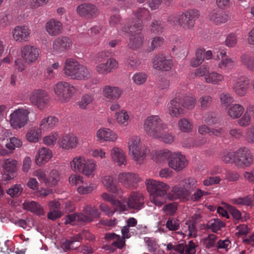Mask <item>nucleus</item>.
I'll list each match as a JSON object with an SVG mask.
<instances>
[{
  "label": "nucleus",
  "instance_id": "f257e3e1",
  "mask_svg": "<svg viewBox=\"0 0 254 254\" xmlns=\"http://www.w3.org/2000/svg\"><path fill=\"white\" fill-rule=\"evenodd\" d=\"M149 12L145 9H140L138 11L135 13V17L137 20H134L131 22V25L127 27H124L123 31L126 33H137V35L134 36L129 39L128 46L129 48L134 50L140 49L143 46L144 43V36L139 34L142 28V25L140 18L142 17L145 15H148Z\"/></svg>",
  "mask_w": 254,
  "mask_h": 254
},
{
  "label": "nucleus",
  "instance_id": "f03ea898",
  "mask_svg": "<svg viewBox=\"0 0 254 254\" xmlns=\"http://www.w3.org/2000/svg\"><path fill=\"white\" fill-rule=\"evenodd\" d=\"M63 72L70 79L87 80L91 78V72L85 66L80 64L76 60L69 58L64 63Z\"/></svg>",
  "mask_w": 254,
  "mask_h": 254
},
{
  "label": "nucleus",
  "instance_id": "7ed1b4c3",
  "mask_svg": "<svg viewBox=\"0 0 254 254\" xmlns=\"http://www.w3.org/2000/svg\"><path fill=\"white\" fill-rule=\"evenodd\" d=\"M200 17V11L195 8H191L183 12L177 17L171 16L168 21L173 23L177 21L178 25L185 30H192L195 24V21Z\"/></svg>",
  "mask_w": 254,
  "mask_h": 254
},
{
  "label": "nucleus",
  "instance_id": "20e7f679",
  "mask_svg": "<svg viewBox=\"0 0 254 254\" xmlns=\"http://www.w3.org/2000/svg\"><path fill=\"white\" fill-rule=\"evenodd\" d=\"M127 147L129 154L137 164H142L149 152V149L141 142L140 137L137 136H133L129 138Z\"/></svg>",
  "mask_w": 254,
  "mask_h": 254
},
{
  "label": "nucleus",
  "instance_id": "39448f33",
  "mask_svg": "<svg viewBox=\"0 0 254 254\" xmlns=\"http://www.w3.org/2000/svg\"><path fill=\"white\" fill-rule=\"evenodd\" d=\"M168 128V125L158 115H150L143 121V129L145 133L152 138L159 137L160 131Z\"/></svg>",
  "mask_w": 254,
  "mask_h": 254
},
{
  "label": "nucleus",
  "instance_id": "423d86ee",
  "mask_svg": "<svg viewBox=\"0 0 254 254\" xmlns=\"http://www.w3.org/2000/svg\"><path fill=\"white\" fill-rule=\"evenodd\" d=\"M31 110L30 108L26 107L13 110L9 116L10 126L15 129H19L25 127L29 122Z\"/></svg>",
  "mask_w": 254,
  "mask_h": 254
},
{
  "label": "nucleus",
  "instance_id": "0eeeda50",
  "mask_svg": "<svg viewBox=\"0 0 254 254\" xmlns=\"http://www.w3.org/2000/svg\"><path fill=\"white\" fill-rule=\"evenodd\" d=\"M53 91L62 103L68 102L76 92V89L68 82L60 81L54 85Z\"/></svg>",
  "mask_w": 254,
  "mask_h": 254
},
{
  "label": "nucleus",
  "instance_id": "6e6552de",
  "mask_svg": "<svg viewBox=\"0 0 254 254\" xmlns=\"http://www.w3.org/2000/svg\"><path fill=\"white\" fill-rule=\"evenodd\" d=\"M31 104L39 110H43L47 107L50 101V96L45 90L37 89L31 92L29 96Z\"/></svg>",
  "mask_w": 254,
  "mask_h": 254
},
{
  "label": "nucleus",
  "instance_id": "1a4fd4ad",
  "mask_svg": "<svg viewBox=\"0 0 254 254\" xmlns=\"http://www.w3.org/2000/svg\"><path fill=\"white\" fill-rule=\"evenodd\" d=\"M234 163L239 168L248 167L253 163V156L249 149L241 148L235 151Z\"/></svg>",
  "mask_w": 254,
  "mask_h": 254
},
{
  "label": "nucleus",
  "instance_id": "9d476101",
  "mask_svg": "<svg viewBox=\"0 0 254 254\" xmlns=\"http://www.w3.org/2000/svg\"><path fill=\"white\" fill-rule=\"evenodd\" d=\"M145 184L149 194L167 193L170 188L169 185L163 182L152 179H146Z\"/></svg>",
  "mask_w": 254,
  "mask_h": 254
},
{
  "label": "nucleus",
  "instance_id": "9b49d317",
  "mask_svg": "<svg viewBox=\"0 0 254 254\" xmlns=\"http://www.w3.org/2000/svg\"><path fill=\"white\" fill-rule=\"evenodd\" d=\"M250 84L249 79L245 76H234L232 84L233 92L239 97L245 96Z\"/></svg>",
  "mask_w": 254,
  "mask_h": 254
},
{
  "label": "nucleus",
  "instance_id": "f8f14e48",
  "mask_svg": "<svg viewBox=\"0 0 254 254\" xmlns=\"http://www.w3.org/2000/svg\"><path fill=\"white\" fill-rule=\"evenodd\" d=\"M118 180L126 188L131 189L141 181V178L137 174L123 172L118 174Z\"/></svg>",
  "mask_w": 254,
  "mask_h": 254
},
{
  "label": "nucleus",
  "instance_id": "ddd939ff",
  "mask_svg": "<svg viewBox=\"0 0 254 254\" xmlns=\"http://www.w3.org/2000/svg\"><path fill=\"white\" fill-rule=\"evenodd\" d=\"M129 209L139 210L143 208L144 205V197L142 192L139 191H133L126 199Z\"/></svg>",
  "mask_w": 254,
  "mask_h": 254
},
{
  "label": "nucleus",
  "instance_id": "4468645a",
  "mask_svg": "<svg viewBox=\"0 0 254 254\" xmlns=\"http://www.w3.org/2000/svg\"><path fill=\"white\" fill-rule=\"evenodd\" d=\"M12 39L16 42L22 43L29 41L31 30L27 25H18L14 27L11 31Z\"/></svg>",
  "mask_w": 254,
  "mask_h": 254
},
{
  "label": "nucleus",
  "instance_id": "2eb2a0df",
  "mask_svg": "<svg viewBox=\"0 0 254 254\" xmlns=\"http://www.w3.org/2000/svg\"><path fill=\"white\" fill-rule=\"evenodd\" d=\"M21 55L26 64H31L38 60L39 56V50L35 46L26 45L21 48Z\"/></svg>",
  "mask_w": 254,
  "mask_h": 254
},
{
  "label": "nucleus",
  "instance_id": "dca6fc26",
  "mask_svg": "<svg viewBox=\"0 0 254 254\" xmlns=\"http://www.w3.org/2000/svg\"><path fill=\"white\" fill-rule=\"evenodd\" d=\"M152 67L158 70L169 71L173 66L172 60L167 59L163 54L155 55L152 60Z\"/></svg>",
  "mask_w": 254,
  "mask_h": 254
},
{
  "label": "nucleus",
  "instance_id": "f3484780",
  "mask_svg": "<svg viewBox=\"0 0 254 254\" xmlns=\"http://www.w3.org/2000/svg\"><path fill=\"white\" fill-rule=\"evenodd\" d=\"M59 147L66 151L75 149L78 144L77 137L72 133L65 134L58 141Z\"/></svg>",
  "mask_w": 254,
  "mask_h": 254
},
{
  "label": "nucleus",
  "instance_id": "a211bd4d",
  "mask_svg": "<svg viewBox=\"0 0 254 254\" xmlns=\"http://www.w3.org/2000/svg\"><path fill=\"white\" fill-rule=\"evenodd\" d=\"M169 167L176 172L181 171L187 165L186 157L179 152H173L170 160L168 162Z\"/></svg>",
  "mask_w": 254,
  "mask_h": 254
},
{
  "label": "nucleus",
  "instance_id": "6ab92c4d",
  "mask_svg": "<svg viewBox=\"0 0 254 254\" xmlns=\"http://www.w3.org/2000/svg\"><path fill=\"white\" fill-rule=\"evenodd\" d=\"M96 141L99 143L106 142H115L118 139L117 134L109 128L101 127L96 132Z\"/></svg>",
  "mask_w": 254,
  "mask_h": 254
},
{
  "label": "nucleus",
  "instance_id": "aec40b11",
  "mask_svg": "<svg viewBox=\"0 0 254 254\" xmlns=\"http://www.w3.org/2000/svg\"><path fill=\"white\" fill-rule=\"evenodd\" d=\"M17 161L11 158L5 159L3 161L2 168L4 171L3 179L8 181L13 179L17 170Z\"/></svg>",
  "mask_w": 254,
  "mask_h": 254
},
{
  "label": "nucleus",
  "instance_id": "412c9836",
  "mask_svg": "<svg viewBox=\"0 0 254 254\" xmlns=\"http://www.w3.org/2000/svg\"><path fill=\"white\" fill-rule=\"evenodd\" d=\"M217 54L214 56L215 60H221L218 64V67L222 70H232L235 66L234 61L229 58L224 50L219 49L217 51Z\"/></svg>",
  "mask_w": 254,
  "mask_h": 254
},
{
  "label": "nucleus",
  "instance_id": "4be33fe9",
  "mask_svg": "<svg viewBox=\"0 0 254 254\" xmlns=\"http://www.w3.org/2000/svg\"><path fill=\"white\" fill-rule=\"evenodd\" d=\"M182 100L180 96L172 99L168 105V114L173 118H179L185 114V110L181 107Z\"/></svg>",
  "mask_w": 254,
  "mask_h": 254
},
{
  "label": "nucleus",
  "instance_id": "5701e85b",
  "mask_svg": "<svg viewBox=\"0 0 254 254\" xmlns=\"http://www.w3.org/2000/svg\"><path fill=\"white\" fill-rule=\"evenodd\" d=\"M118 62L110 58L105 63H98L95 67V71L99 74L105 75L118 68Z\"/></svg>",
  "mask_w": 254,
  "mask_h": 254
},
{
  "label": "nucleus",
  "instance_id": "b1692460",
  "mask_svg": "<svg viewBox=\"0 0 254 254\" xmlns=\"http://www.w3.org/2000/svg\"><path fill=\"white\" fill-rule=\"evenodd\" d=\"M72 45L71 40L63 36L56 39L53 42V52L60 54L69 50Z\"/></svg>",
  "mask_w": 254,
  "mask_h": 254
},
{
  "label": "nucleus",
  "instance_id": "393cba45",
  "mask_svg": "<svg viewBox=\"0 0 254 254\" xmlns=\"http://www.w3.org/2000/svg\"><path fill=\"white\" fill-rule=\"evenodd\" d=\"M123 93V90L118 86L106 85L102 88L103 96L106 99L117 101Z\"/></svg>",
  "mask_w": 254,
  "mask_h": 254
},
{
  "label": "nucleus",
  "instance_id": "a878e982",
  "mask_svg": "<svg viewBox=\"0 0 254 254\" xmlns=\"http://www.w3.org/2000/svg\"><path fill=\"white\" fill-rule=\"evenodd\" d=\"M209 20L216 25L226 23L230 19V16L226 12L214 9L209 12Z\"/></svg>",
  "mask_w": 254,
  "mask_h": 254
},
{
  "label": "nucleus",
  "instance_id": "bb28decb",
  "mask_svg": "<svg viewBox=\"0 0 254 254\" xmlns=\"http://www.w3.org/2000/svg\"><path fill=\"white\" fill-rule=\"evenodd\" d=\"M76 11L79 15L88 18L94 17L98 14L96 6L90 3H83L78 5Z\"/></svg>",
  "mask_w": 254,
  "mask_h": 254
},
{
  "label": "nucleus",
  "instance_id": "cd10ccee",
  "mask_svg": "<svg viewBox=\"0 0 254 254\" xmlns=\"http://www.w3.org/2000/svg\"><path fill=\"white\" fill-rule=\"evenodd\" d=\"M45 30L50 36H57L63 32V24L58 20L51 19L46 22Z\"/></svg>",
  "mask_w": 254,
  "mask_h": 254
},
{
  "label": "nucleus",
  "instance_id": "c85d7f7f",
  "mask_svg": "<svg viewBox=\"0 0 254 254\" xmlns=\"http://www.w3.org/2000/svg\"><path fill=\"white\" fill-rule=\"evenodd\" d=\"M53 156L51 150L47 147L39 149L35 157V162L38 166H41L47 163Z\"/></svg>",
  "mask_w": 254,
  "mask_h": 254
},
{
  "label": "nucleus",
  "instance_id": "c756f323",
  "mask_svg": "<svg viewBox=\"0 0 254 254\" xmlns=\"http://www.w3.org/2000/svg\"><path fill=\"white\" fill-rule=\"evenodd\" d=\"M110 157L113 161L118 166H125L127 164V159L124 150L118 147H114L110 151Z\"/></svg>",
  "mask_w": 254,
  "mask_h": 254
},
{
  "label": "nucleus",
  "instance_id": "7c9ffc66",
  "mask_svg": "<svg viewBox=\"0 0 254 254\" xmlns=\"http://www.w3.org/2000/svg\"><path fill=\"white\" fill-rule=\"evenodd\" d=\"M97 168L96 161L93 159L87 158L80 173L87 178H93L95 175Z\"/></svg>",
  "mask_w": 254,
  "mask_h": 254
},
{
  "label": "nucleus",
  "instance_id": "2f4dec72",
  "mask_svg": "<svg viewBox=\"0 0 254 254\" xmlns=\"http://www.w3.org/2000/svg\"><path fill=\"white\" fill-rule=\"evenodd\" d=\"M102 183L107 190L113 193H122L123 190L119 185L115 182L112 176H105L102 179Z\"/></svg>",
  "mask_w": 254,
  "mask_h": 254
},
{
  "label": "nucleus",
  "instance_id": "473e14b6",
  "mask_svg": "<svg viewBox=\"0 0 254 254\" xmlns=\"http://www.w3.org/2000/svg\"><path fill=\"white\" fill-rule=\"evenodd\" d=\"M114 118L119 126L124 127L127 126L130 122L131 115L129 112L123 108L115 113Z\"/></svg>",
  "mask_w": 254,
  "mask_h": 254
},
{
  "label": "nucleus",
  "instance_id": "72a5a7b5",
  "mask_svg": "<svg viewBox=\"0 0 254 254\" xmlns=\"http://www.w3.org/2000/svg\"><path fill=\"white\" fill-rule=\"evenodd\" d=\"M57 118L49 116L42 118L39 122V127L42 131H49L54 129L58 124Z\"/></svg>",
  "mask_w": 254,
  "mask_h": 254
},
{
  "label": "nucleus",
  "instance_id": "f704fd0d",
  "mask_svg": "<svg viewBox=\"0 0 254 254\" xmlns=\"http://www.w3.org/2000/svg\"><path fill=\"white\" fill-rule=\"evenodd\" d=\"M189 195L190 194L180 185V183L179 185L173 186L172 188L171 192L168 193V197L170 200L185 198Z\"/></svg>",
  "mask_w": 254,
  "mask_h": 254
},
{
  "label": "nucleus",
  "instance_id": "c9c22d12",
  "mask_svg": "<svg viewBox=\"0 0 254 254\" xmlns=\"http://www.w3.org/2000/svg\"><path fill=\"white\" fill-rule=\"evenodd\" d=\"M23 207L24 209L35 213L37 215L42 216L45 214L43 208L36 201H25L23 203Z\"/></svg>",
  "mask_w": 254,
  "mask_h": 254
},
{
  "label": "nucleus",
  "instance_id": "e433bc0d",
  "mask_svg": "<svg viewBox=\"0 0 254 254\" xmlns=\"http://www.w3.org/2000/svg\"><path fill=\"white\" fill-rule=\"evenodd\" d=\"M206 83L214 85H220L224 81V75L215 71H212L207 74L204 77Z\"/></svg>",
  "mask_w": 254,
  "mask_h": 254
},
{
  "label": "nucleus",
  "instance_id": "4c0bfd02",
  "mask_svg": "<svg viewBox=\"0 0 254 254\" xmlns=\"http://www.w3.org/2000/svg\"><path fill=\"white\" fill-rule=\"evenodd\" d=\"M173 152L168 149H164L157 151L153 156V159L159 164L165 163L167 161H169L171 158Z\"/></svg>",
  "mask_w": 254,
  "mask_h": 254
},
{
  "label": "nucleus",
  "instance_id": "58836bf2",
  "mask_svg": "<svg viewBox=\"0 0 254 254\" xmlns=\"http://www.w3.org/2000/svg\"><path fill=\"white\" fill-rule=\"evenodd\" d=\"M42 131L39 127H33L27 130L25 138L26 140L31 143H37L41 138Z\"/></svg>",
  "mask_w": 254,
  "mask_h": 254
},
{
  "label": "nucleus",
  "instance_id": "ea45409f",
  "mask_svg": "<svg viewBox=\"0 0 254 254\" xmlns=\"http://www.w3.org/2000/svg\"><path fill=\"white\" fill-rule=\"evenodd\" d=\"M244 111L243 106L239 104H234L227 107L226 113L227 115L232 119L240 118Z\"/></svg>",
  "mask_w": 254,
  "mask_h": 254
},
{
  "label": "nucleus",
  "instance_id": "a19ab883",
  "mask_svg": "<svg viewBox=\"0 0 254 254\" xmlns=\"http://www.w3.org/2000/svg\"><path fill=\"white\" fill-rule=\"evenodd\" d=\"M87 158L83 155H76L74 157L69 163L71 170L74 172L80 173Z\"/></svg>",
  "mask_w": 254,
  "mask_h": 254
},
{
  "label": "nucleus",
  "instance_id": "79ce46f5",
  "mask_svg": "<svg viewBox=\"0 0 254 254\" xmlns=\"http://www.w3.org/2000/svg\"><path fill=\"white\" fill-rule=\"evenodd\" d=\"M254 110V106L249 105L246 109V112L238 121V124L241 127H247L251 124L252 112Z\"/></svg>",
  "mask_w": 254,
  "mask_h": 254
},
{
  "label": "nucleus",
  "instance_id": "37998d69",
  "mask_svg": "<svg viewBox=\"0 0 254 254\" xmlns=\"http://www.w3.org/2000/svg\"><path fill=\"white\" fill-rule=\"evenodd\" d=\"M179 183L190 195L197 185L196 180L191 177L185 178L181 180Z\"/></svg>",
  "mask_w": 254,
  "mask_h": 254
},
{
  "label": "nucleus",
  "instance_id": "c03bdc74",
  "mask_svg": "<svg viewBox=\"0 0 254 254\" xmlns=\"http://www.w3.org/2000/svg\"><path fill=\"white\" fill-rule=\"evenodd\" d=\"M229 210L233 218L236 220L244 222L250 218L249 214L245 212L241 213L239 210L233 206H230Z\"/></svg>",
  "mask_w": 254,
  "mask_h": 254
},
{
  "label": "nucleus",
  "instance_id": "a18cd8bd",
  "mask_svg": "<svg viewBox=\"0 0 254 254\" xmlns=\"http://www.w3.org/2000/svg\"><path fill=\"white\" fill-rule=\"evenodd\" d=\"M94 100V94L86 93L81 96L80 100L77 102V105L81 109H86L87 107L91 104Z\"/></svg>",
  "mask_w": 254,
  "mask_h": 254
},
{
  "label": "nucleus",
  "instance_id": "49530a36",
  "mask_svg": "<svg viewBox=\"0 0 254 254\" xmlns=\"http://www.w3.org/2000/svg\"><path fill=\"white\" fill-rule=\"evenodd\" d=\"M240 61L242 64L249 70L254 71V57L249 54H244L241 56Z\"/></svg>",
  "mask_w": 254,
  "mask_h": 254
},
{
  "label": "nucleus",
  "instance_id": "de8ad7c7",
  "mask_svg": "<svg viewBox=\"0 0 254 254\" xmlns=\"http://www.w3.org/2000/svg\"><path fill=\"white\" fill-rule=\"evenodd\" d=\"M166 195L168 193L150 194V202L155 206L160 207L166 202Z\"/></svg>",
  "mask_w": 254,
  "mask_h": 254
},
{
  "label": "nucleus",
  "instance_id": "09e8293b",
  "mask_svg": "<svg viewBox=\"0 0 254 254\" xmlns=\"http://www.w3.org/2000/svg\"><path fill=\"white\" fill-rule=\"evenodd\" d=\"M61 64L59 62H55L48 65L46 69L47 77L48 79L55 78L57 74Z\"/></svg>",
  "mask_w": 254,
  "mask_h": 254
},
{
  "label": "nucleus",
  "instance_id": "8fccbe9b",
  "mask_svg": "<svg viewBox=\"0 0 254 254\" xmlns=\"http://www.w3.org/2000/svg\"><path fill=\"white\" fill-rule=\"evenodd\" d=\"M183 229L185 230L186 233L188 232L189 237L196 238L197 236V230L194 222L187 221L183 227Z\"/></svg>",
  "mask_w": 254,
  "mask_h": 254
},
{
  "label": "nucleus",
  "instance_id": "3c124183",
  "mask_svg": "<svg viewBox=\"0 0 254 254\" xmlns=\"http://www.w3.org/2000/svg\"><path fill=\"white\" fill-rule=\"evenodd\" d=\"M217 236L214 234H209L207 236L203 238L200 242L206 249H210L216 246Z\"/></svg>",
  "mask_w": 254,
  "mask_h": 254
},
{
  "label": "nucleus",
  "instance_id": "603ef678",
  "mask_svg": "<svg viewBox=\"0 0 254 254\" xmlns=\"http://www.w3.org/2000/svg\"><path fill=\"white\" fill-rule=\"evenodd\" d=\"M232 202L237 205L253 206L254 202V195H248L243 197H238L232 200Z\"/></svg>",
  "mask_w": 254,
  "mask_h": 254
},
{
  "label": "nucleus",
  "instance_id": "864d4df0",
  "mask_svg": "<svg viewBox=\"0 0 254 254\" xmlns=\"http://www.w3.org/2000/svg\"><path fill=\"white\" fill-rule=\"evenodd\" d=\"M22 145V141L16 137H10L9 140L4 143L6 148L11 151L14 150L16 148L20 147Z\"/></svg>",
  "mask_w": 254,
  "mask_h": 254
},
{
  "label": "nucleus",
  "instance_id": "5fc2aeb1",
  "mask_svg": "<svg viewBox=\"0 0 254 254\" xmlns=\"http://www.w3.org/2000/svg\"><path fill=\"white\" fill-rule=\"evenodd\" d=\"M178 125L179 129L183 132H190L193 128L192 124L186 118L179 120Z\"/></svg>",
  "mask_w": 254,
  "mask_h": 254
},
{
  "label": "nucleus",
  "instance_id": "6e6d98bb",
  "mask_svg": "<svg viewBox=\"0 0 254 254\" xmlns=\"http://www.w3.org/2000/svg\"><path fill=\"white\" fill-rule=\"evenodd\" d=\"M60 173L56 170H52L48 177L47 181V186L50 187H54L58 184L60 180Z\"/></svg>",
  "mask_w": 254,
  "mask_h": 254
},
{
  "label": "nucleus",
  "instance_id": "4d7b16f0",
  "mask_svg": "<svg viewBox=\"0 0 254 254\" xmlns=\"http://www.w3.org/2000/svg\"><path fill=\"white\" fill-rule=\"evenodd\" d=\"M207 226L213 232H217L225 226V224L219 219H214L208 221Z\"/></svg>",
  "mask_w": 254,
  "mask_h": 254
},
{
  "label": "nucleus",
  "instance_id": "13d9d810",
  "mask_svg": "<svg viewBox=\"0 0 254 254\" xmlns=\"http://www.w3.org/2000/svg\"><path fill=\"white\" fill-rule=\"evenodd\" d=\"M164 44L165 39L163 37L155 36L151 40L149 45V51H153L162 47Z\"/></svg>",
  "mask_w": 254,
  "mask_h": 254
},
{
  "label": "nucleus",
  "instance_id": "bf43d9fd",
  "mask_svg": "<svg viewBox=\"0 0 254 254\" xmlns=\"http://www.w3.org/2000/svg\"><path fill=\"white\" fill-rule=\"evenodd\" d=\"M203 62V49H197L195 52V57L190 61V65L195 67L200 65Z\"/></svg>",
  "mask_w": 254,
  "mask_h": 254
},
{
  "label": "nucleus",
  "instance_id": "052dcab7",
  "mask_svg": "<svg viewBox=\"0 0 254 254\" xmlns=\"http://www.w3.org/2000/svg\"><path fill=\"white\" fill-rule=\"evenodd\" d=\"M196 103V99L191 95H188L184 97L182 101V106L188 110L193 109Z\"/></svg>",
  "mask_w": 254,
  "mask_h": 254
},
{
  "label": "nucleus",
  "instance_id": "680f3d73",
  "mask_svg": "<svg viewBox=\"0 0 254 254\" xmlns=\"http://www.w3.org/2000/svg\"><path fill=\"white\" fill-rule=\"evenodd\" d=\"M83 211L88 215V216L91 217L92 221L94 218H99L101 215L100 212L95 207H91V206H85L83 208Z\"/></svg>",
  "mask_w": 254,
  "mask_h": 254
},
{
  "label": "nucleus",
  "instance_id": "e2e57ef3",
  "mask_svg": "<svg viewBox=\"0 0 254 254\" xmlns=\"http://www.w3.org/2000/svg\"><path fill=\"white\" fill-rule=\"evenodd\" d=\"M58 138V133L56 132H52L43 138V142L48 146L54 145L56 143Z\"/></svg>",
  "mask_w": 254,
  "mask_h": 254
},
{
  "label": "nucleus",
  "instance_id": "0e129e2a",
  "mask_svg": "<svg viewBox=\"0 0 254 254\" xmlns=\"http://www.w3.org/2000/svg\"><path fill=\"white\" fill-rule=\"evenodd\" d=\"M147 74L143 72H136L132 77L133 83L138 85L144 84L147 80Z\"/></svg>",
  "mask_w": 254,
  "mask_h": 254
},
{
  "label": "nucleus",
  "instance_id": "69168bd1",
  "mask_svg": "<svg viewBox=\"0 0 254 254\" xmlns=\"http://www.w3.org/2000/svg\"><path fill=\"white\" fill-rule=\"evenodd\" d=\"M96 188L95 184L90 183L86 185H81L77 188V191L80 194H87L91 193Z\"/></svg>",
  "mask_w": 254,
  "mask_h": 254
},
{
  "label": "nucleus",
  "instance_id": "338daca9",
  "mask_svg": "<svg viewBox=\"0 0 254 254\" xmlns=\"http://www.w3.org/2000/svg\"><path fill=\"white\" fill-rule=\"evenodd\" d=\"M212 100V97L210 95H205L200 97L198 99L200 108L202 110L207 109L211 105Z\"/></svg>",
  "mask_w": 254,
  "mask_h": 254
},
{
  "label": "nucleus",
  "instance_id": "774afa93",
  "mask_svg": "<svg viewBox=\"0 0 254 254\" xmlns=\"http://www.w3.org/2000/svg\"><path fill=\"white\" fill-rule=\"evenodd\" d=\"M235 158V152L225 150L220 154V158L224 162L234 163Z\"/></svg>",
  "mask_w": 254,
  "mask_h": 254
}]
</instances>
